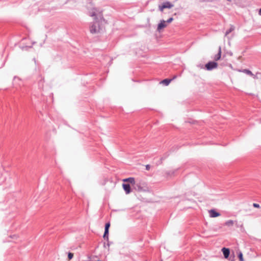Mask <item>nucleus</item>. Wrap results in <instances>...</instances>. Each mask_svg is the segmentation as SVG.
I'll return each mask as SVG.
<instances>
[{
  "mask_svg": "<svg viewBox=\"0 0 261 261\" xmlns=\"http://www.w3.org/2000/svg\"><path fill=\"white\" fill-rule=\"evenodd\" d=\"M96 10L95 8H93L92 12L89 13L90 16L94 17V21L90 27V31L92 34L98 33L100 29V24L102 21H105L102 14L100 12L97 14Z\"/></svg>",
  "mask_w": 261,
  "mask_h": 261,
  "instance_id": "obj_1",
  "label": "nucleus"
},
{
  "mask_svg": "<svg viewBox=\"0 0 261 261\" xmlns=\"http://www.w3.org/2000/svg\"><path fill=\"white\" fill-rule=\"evenodd\" d=\"M218 63L215 61H210L205 65V67L207 70H212L214 68H217Z\"/></svg>",
  "mask_w": 261,
  "mask_h": 261,
  "instance_id": "obj_2",
  "label": "nucleus"
},
{
  "mask_svg": "<svg viewBox=\"0 0 261 261\" xmlns=\"http://www.w3.org/2000/svg\"><path fill=\"white\" fill-rule=\"evenodd\" d=\"M173 7V5H172L170 2L167 1L165 2H164L162 6H159V9L161 11H163V9L166 8H171Z\"/></svg>",
  "mask_w": 261,
  "mask_h": 261,
  "instance_id": "obj_3",
  "label": "nucleus"
},
{
  "mask_svg": "<svg viewBox=\"0 0 261 261\" xmlns=\"http://www.w3.org/2000/svg\"><path fill=\"white\" fill-rule=\"evenodd\" d=\"M122 187L126 194H128L130 193L131 187L129 184H123Z\"/></svg>",
  "mask_w": 261,
  "mask_h": 261,
  "instance_id": "obj_4",
  "label": "nucleus"
},
{
  "mask_svg": "<svg viewBox=\"0 0 261 261\" xmlns=\"http://www.w3.org/2000/svg\"><path fill=\"white\" fill-rule=\"evenodd\" d=\"M209 214L212 218H215L220 216V214L214 209L209 211Z\"/></svg>",
  "mask_w": 261,
  "mask_h": 261,
  "instance_id": "obj_5",
  "label": "nucleus"
},
{
  "mask_svg": "<svg viewBox=\"0 0 261 261\" xmlns=\"http://www.w3.org/2000/svg\"><path fill=\"white\" fill-rule=\"evenodd\" d=\"M167 26L166 23V21L164 20H161L160 23H159L158 25L157 30L158 31H160L161 30L164 29Z\"/></svg>",
  "mask_w": 261,
  "mask_h": 261,
  "instance_id": "obj_6",
  "label": "nucleus"
},
{
  "mask_svg": "<svg viewBox=\"0 0 261 261\" xmlns=\"http://www.w3.org/2000/svg\"><path fill=\"white\" fill-rule=\"evenodd\" d=\"M222 251L223 252L224 257L225 258H228L230 254L229 249L224 247L222 249Z\"/></svg>",
  "mask_w": 261,
  "mask_h": 261,
  "instance_id": "obj_7",
  "label": "nucleus"
},
{
  "mask_svg": "<svg viewBox=\"0 0 261 261\" xmlns=\"http://www.w3.org/2000/svg\"><path fill=\"white\" fill-rule=\"evenodd\" d=\"M221 57V46H219L218 53L217 54H216L214 57V60L217 61L220 60Z\"/></svg>",
  "mask_w": 261,
  "mask_h": 261,
  "instance_id": "obj_8",
  "label": "nucleus"
},
{
  "mask_svg": "<svg viewBox=\"0 0 261 261\" xmlns=\"http://www.w3.org/2000/svg\"><path fill=\"white\" fill-rule=\"evenodd\" d=\"M39 82H38V86L39 88H43V83H44V79L40 76L39 77Z\"/></svg>",
  "mask_w": 261,
  "mask_h": 261,
  "instance_id": "obj_9",
  "label": "nucleus"
},
{
  "mask_svg": "<svg viewBox=\"0 0 261 261\" xmlns=\"http://www.w3.org/2000/svg\"><path fill=\"white\" fill-rule=\"evenodd\" d=\"M123 181L124 182L128 181L130 184H131L132 185H135V179L134 177H129L127 178H125V179H123Z\"/></svg>",
  "mask_w": 261,
  "mask_h": 261,
  "instance_id": "obj_10",
  "label": "nucleus"
},
{
  "mask_svg": "<svg viewBox=\"0 0 261 261\" xmlns=\"http://www.w3.org/2000/svg\"><path fill=\"white\" fill-rule=\"evenodd\" d=\"M172 81V79H165L162 81L161 83L164 84L165 86H168Z\"/></svg>",
  "mask_w": 261,
  "mask_h": 261,
  "instance_id": "obj_11",
  "label": "nucleus"
},
{
  "mask_svg": "<svg viewBox=\"0 0 261 261\" xmlns=\"http://www.w3.org/2000/svg\"><path fill=\"white\" fill-rule=\"evenodd\" d=\"M234 27L232 25H231L230 28L226 31L225 36H226L229 33H230L231 32L234 31Z\"/></svg>",
  "mask_w": 261,
  "mask_h": 261,
  "instance_id": "obj_12",
  "label": "nucleus"
},
{
  "mask_svg": "<svg viewBox=\"0 0 261 261\" xmlns=\"http://www.w3.org/2000/svg\"><path fill=\"white\" fill-rule=\"evenodd\" d=\"M109 230H105V232H104V233L103 235V239L107 241H109Z\"/></svg>",
  "mask_w": 261,
  "mask_h": 261,
  "instance_id": "obj_13",
  "label": "nucleus"
},
{
  "mask_svg": "<svg viewBox=\"0 0 261 261\" xmlns=\"http://www.w3.org/2000/svg\"><path fill=\"white\" fill-rule=\"evenodd\" d=\"M134 185L135 186L134 188L136 190H138L139 191H142V188L141 187L140 184H136L135 183V185Z\"/></svg>",
  "mask_w": 261,
  "mask_h": 261,
  "instance_id": "obj_14",
  "label": "nucleus"
},
{
  "mask_svg": "<svg viewBox=\"0 0 261 261\" xmlns=\"http://www.w3.org/2000/svg\"><path fill=\"white\" fill-rule=\"evenodd\" d=\"M243 72L244 73H246L247 74L250 75H251V76H253V73H252V72H251L250 70H249V69H244V70H243Z\"/></svg>",
  "mask_w": 261,
  "mask_h": 261,
  "instance_id": "obj_15",
  "label": "nucleus"
},
{
  "mask_svg": "<svg viewBox=\"0 0 261 261\" xmlns=\"http://www.w3.org/2000/svg\"><path fill=\"white\" fill-rule=\"evenodd\" d=\"M238 257L240 261H244L243 253L241 252H239L238 253Z\"/></svg>",
  "mask_w": 261,
  "mask_h": 261,
  "instance_id": "obj_16",
  "label": "nucleus"
},
{
  "mask_svg": "<svg viewBox=\"0 0 261 261\" xmlns=\"http://www.w3.org/2000/svg\"><path fill=\"white\" fill-rule=\"evenodd\" d=\"M233 224V222L232 220H230L227 221L225 222V225L227 226H232Z\"/></svg>",
  "mask_w": 261,
  "mask_h": 261,
  "instance_id": "obj_17",
  "label": "nucleus"
},
{
  "mask_svg": "<svg viewBox=\"0 0 261 261\" xmlns=\"http://www.w3.org/2000/svg\"><path fill=\"white\" fill-rule=\"evenodd\" d=\"M110 227V222H108V223H106L105 226V230H109Z\"/></svg>",
  "mask_w": 261,
  "mask_h": 261,
  "instance_id": "obj_18",
  "label": "nucleus"
},
{
  "mask_svg": "<svg viewBox=\"0 0 261 261\" xmlns=\"http://www.w3.org/2000/svg\"><path fill=\"white\" fill-rule=\"evenodd\" d=\"M73 257V254L71 252H68V258L69 260L71 259Z\"/></svg>",
  "mask_w": 261,
  "mask_h": 261,
  "instance_id": "obj_19",
  "label": "nucleus"
},
{
  "mask_svg": "<svg viewBox=\"0 0 261 261\" xmlns=\"http://www.w3.org/2000/svg\"><path fill=\"white\" fill-rule=\"evenodd\" d=\"M253 207H256V208H259L260 207V205L258 203H254L253 204Z\"/></svg>",
  "mask_w": 261,
  "mask_h": 261,
  "instance_id": "obj_20",
  "label": "nucleus"
},
{
  "mask_svg": "<svg viewBox=\"0 0 261 261\" xmlns=\"http://www.w3.org/2000/svg\"><path fill=\"white\" fill-rule=\"evenodd\" d=\"M173 20V18L172 17L169 18L166 21L167 23H170Z\"/></svg>",
  "mask_w": 261,
  "mask_h": 261,
  "instance_id": "obj_21",
  "label": "nucleus"
},
{
  "mask_svg": "<svg viewBox=\"0 0 261 261\" xmlns=\"http://www.w3.org/2000/svg\"><path fill=\"white\" fill-rule=\"evenodd\" d=\"M145 167H146V170H149V169L150 168V166L149 165H146Z\"/></svg>",
  "mask_w": 261,
  "mask_h": 261,
  "instance_id": "obj_22",
  "label": "nucleus"
},
{
  "mask_svg": "<svg viewBox=\"0 0 261 261\" xmlns=\"http://www.w3.org/2000/svg\"><path fill=\"white\" fill-rule=\"evenodd\" d=\"M234 257V255H233L232 257L231 256H230L229 260H230L231 261H233Z\"/></svg>",
  "mask_w": 261,
  "mask_h": 261,
  "instance_id": "obj_23",
  "label": "nucleus"
},
{
  "mask_svg": "<svg viewBox=\"0 0 261 261\" xmlns=\"http://www.w3.org/2000/svg\"><path fill=\"white\" fill-rule=\"evenodd\" d=\"M258 14L261 16V8L259 9V11H258Z\"/></svg>",
  "mask_w": 261,
  "mask_h": 261,
  "instance_id": "obj_24",
  "label": "nucleus"
},
{
  "mask_svg": "<svg viewBox=\"0 0 261 261\" xmlns=\"http://www.w3.org/2000/svg\"><path fill=\"white\" fill-rule=\"evenodd\" d=\"M176 75H175V76H174L173 77V78H172L171 79H172V80H173L174 79H176Z\"/></svg>",
  "mask_w": 261,
  "mask_h": 261,
  "instance_id": "obj_25",
  "label": "nucleus"
},
{
  "mask_svg": "<svg viewBox=\"0 0 261 261\" xmlns=\"http://www.w3.org/2000/svg\"><path fill=\"white\" fill-rule=\"evenodd\" d=\"M107 246H108V247H109V246H110V244H109V241H108Z\"/></svg>",
  "mask_w": 261,
  "mask_h": 261,
  "instance_id": "obj_26",
  "label": "nucleus"
},
{
  "mask_svg": "<svg viewBox=\"0 0 261 261\" xmlns=\"http://www.w3.org/2000/svg\"><path fill=\"white\" fill-rule=\"evenodd\" d=\"M164 160V158H161V160Z\"/></svg>",
  "mask_w": 261,
  "mask_h": 261,
  "instance_id": "obj_27",
  "label": "nucleus"
},
{
  "mask_svg": "<svg viewBox=\"0 0 261 261\" xmlns=\"http://www.w3.org/2000/svg\"><path fill=\"white\" fill-rule=\"evenodd\" d=\"M161 261H162V260H161Z\"/></svg>",
  "mask_w": 261,
  "mask_h": 261,
  "instance_id": "obj_28",
  "label": "nucleus"
}]
</instances>
